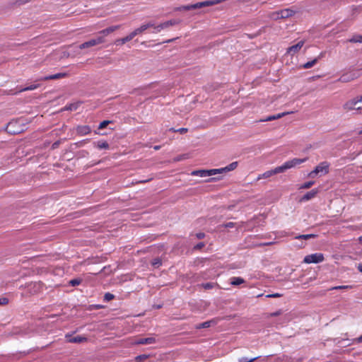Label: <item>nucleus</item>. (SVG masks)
Returning <instances> with one entry per match:
<instances>
[{
	"label": "nucleus",
	"instance_id": "obj_51",
	"mask_svg": "<svg viewBox=\"0 0 362 362\" xmlns=\"http://www.w3.org/2000/svg\"><path fill=\"white\" fill-rule=\"evenodd\" d=\"M358 240L360 242H362V235L359 237Z\"/></svg>",
	"mask_w": 362,
	"mask_h": 362
},
{
	"label": "nucleus",
	"instance_id": "obj_9",
	"mask_svg": "<svg viewBox=\"0 0 362 362\" xmlns=\"http://www.w3.org/2000/svg\"><path fill=\"white\" fill-rule=\"evenodd\" d=\"M304 44V40L299 41L297 44L289 47L287 49V53L291 55H294L295 54L298 53L300 51V49L303 47Z\"/></svg>",
	"mask_w": 362,
	"mask_h": 362
},
{
	"label": "nucleus",
	"instance_id": "obj_35",
	"mask_svg": "<svg viewBox=\"0 0 362 362\" xmlns=\"http://www.w3.org/2000/svg\"><path fill=\"white\" fill-rule=\"evenodd\" d=\"M258 357H255L250 359H247V358H241L239 359L238 362H253L255 361Z\"/></svg>",
	"mask_w": 362,
	"mask_h": 362
},
{
	"label": "nucleus",
	"instance_id": "obj_31",
	"mask_svg": "<svg viewBox=\"0 0 362 362\" xmlns=\"http://www.w3.org/2000/svg\"><path fill=\"white\" fill-rule=\"evenodd\" d=\"M112 121L110 120H104L102 122L100 123L98 126V129H103L105 128L110 123H111Z\"/></svg>",
	"mask_w": 362,
	"mask_h": 362
},
{
	"label": "nucleus",
	"instance_id": "obj_48",
	"mask_svg": "<svg viewBox=\"0 0 362 362\" xmlns=\"http://www.w3.org/2000/svg\"><path fill=\"white\" fill-rule=\"evenodd\" d=\"M280 313H281L280 311H277L276 313H272V316H276V315H279Z\"/></svg>",
	"mask_w": 362,
	"mask_h": 362
},
{
	"label": "nucleus",
	"instance_id": "obj_53",
	"mask_svg": "<svg viewBox=\"0 0 362 362\" xmlns=\"http://www.w3.org/2000/svg\"><path fill=\"white\" fill-rule=\"evenodd\" d=\"M263 296V294H259V295H258L257 297V298H259V297H261V296Z\"/></svg>",
	"mask_w": 362,
	"mask_h": 362
},
{
	"label": "nucleus",
	"instance_id": "obj_18",
	"mask_svg": "<svg viewBox=\"0 0 362 362\" xmlns=\"http://www.w3.org/2000/svg\"><path fill=\"white\" fill-rule=\"evenodd\" d=\"M134 38L133 35H132V33H130L128 35L123 38L117 39L115 40V44L117 45H124L126 42L132 40Z\"/></svg>",
	"mask_w": 362,
	"mask_h": 362
},
{
	"label": "nucleus",
	"instance_id": "obj_52",
	"mask_svg": "<svg viewBox=\"0 0 362 362\" xmlns=\"http://www.w3.org/2000/svg\"><path fill=\"white\" fill-rule=\"evenodd\" d=\"M213 180H214V178H211V179H209V180H206V181H207V182H209V181Z\"/></svg>",
	"mask_w": 362,
	"mask_h": 362
},
{
	"label": "nucleus",
	"instance_id": "obj_54",
	"mask_svg": "<svg viewBox=\"0 0 362 362\" xmlns=\"http://www.w3.org/2000/svg\"><path fill=\"white\" fill-rule=\"evenodd\" d=\"M359 133H360V134H362V130H361V131H360V132H359Z\"/></svg>",
	"mask_w": 362,
	"mask_h": 362
},
{
	"label": "nucleus",
	"instance_id": "obj_2",
	"mask_svg": "<svg viewBox=\"0 0 362 362\" xmlns=\"http://www.w3.org/2000/svg\"><path fill=\"white\" fill-rule=\"evenodd\" d=\"M304 160H296L297 162H294L293 160H290L286 162L284 165L279 166V167L274 168V170H269V171L264 173L263 174L260 175L257 179L260 180L262 178H267L274 174L283 173L285 170L293 168V166H295V165L301 163Z\"/></svg>",
	"mask_w": 362,
	"mask_h": 362
},
{
	"label": "nucleus",
	"instance_id": "obj_50",
	"mask_svg": "<svg viewBox=\"0 0 362 362\" xmlns=\"http://www.w3.org/2000/svg\"><path fill=\"white\" fill-rule=\"evenodd\" d=\"M58 146V142H55L53 144L52 147L56 148Z\"/></svg>",
	"mask_w": 362,
	"mask_h": 362
},
{
	"label": "nucleus",
	"instance_id": "obj_27",
	"mask_svg": "<svg viewBox=\"0 0 362 362\" xmlns=\"http://www.w3.org/2000/svg\"><path fill=\"white\" fill-rule=\"evenodd\" d=\"M39 86H40L39 84H33V85L27 86L25 88H23L19 90L18 92H23V91H27V90H35V89L39 87Z\"/></svg>",
	"mask_w": 362,
	"mask_h": 362
},
{
	"label": "nucleus",
	"instance_id": "obj_47",
	"mask_svg": "<svg viewBox=\"0 0 362 362\" xmlns=\"http://www.w3.org/2000/svg\"><path fill=\"white\" fill-rule=\"evenodd\" d=\"M357 268L360 272H362V264H359Z\"/></svg>",
	"mask_w": 362,
	"mask_h": 362
},
{
	"label": "nucleus",
	"instance_id": "obj_45",
	"mask_svg": "<svg viewBox=\"0 0 362 362\" xmlns=\"http://www.w3.org/2000/svg\"><path fill=\"white\" fill-rule=\"evenodd\" d=\"M204 246V244L203 243H198L195 247L194 248L195 249H201L202 247H203Z\"/></svg>",
	"mask_w": 362,
	"mask_h": 362
},
{
	"label": "nucleus",
	"instance_id": "obj_36",
	"mask_svg": "<svg viewBox=\"0 0 362 362\" xmlns=\"http://www.w3.org/2000/svg\"><path fill=\"white\" fill-rule=\"evenodd\" d=\"M104 298H105V300L109 301V300H110L114 298V295L112 294V293H107L105 294Z\"/></svg>",
	"mask_w": 362,
	"mask_h": 362
},
{
	"label": "nucleus",
	"instance_id": "obj_5",
	"mask_svg": "<svg viewBox=\"0 0 362 362\" xmlns=\"http://www.w3.org/2000/svg\"><path fill=\"white\" fill-rule=\"evenodd\" d=\"M22 121L19 119H13L6 127V131L11 134H18L23 131V127L21 126Z\"/></svg>",
	"mask_w": 362,
	"mask_h": 362
},
{
	"label": "nucleus",
	"instance_id": "obj_15",
	"mask_svg": "<svg viewBox=\"0 0 362 362\" xmlns=\"http://www.w3.org/2000/svg\"><path fill=\"white\" fill-rule=\"evenodd\" d=\"M120 27H121V25H117L110 26L105 29H103L99 32V34L100 35V36H103L105 38V36H107L109 34L113 33L114 31L119 29Z\"/></svg>",
	"mask_w": 362,
	"mask_h": 362
},
{
	"label": "nucleus",
	"instance_id": "obj_40",
	"mask_svg": "<svg viewBox=\"0 0 362 362\" xmlns=\"http://www.w3.org/2000/svg\"><path fill=\"white\" fill-rule=\"evenodd\" d=\"M31 1L32 0H17L16 3L19 5H23V4H25Z\"/></svg>",
	"mask_w": 362,
	"mask_h": 362
},
{
	"label": "nucleus",
	"instance_id": "obj_6",
	"mask_svg": "<svg viewBox=\"0 0 362 362\" xmlns=\"http://www.w3.org/2000/svg\"><path fill=\"white\" fill-rule=\"evenodd\" d=\"M324 255L322 253H314L311 255H306L304 257L303 262L306 264L311 263H320L324 261Z\"/></svg>",
	"mask_w": 362,
	"mask_h": 362
},
{
	"label": "nucleus",
	"instance_id": "obj_41",
	"mask_svg": "<svg viewBox=\"0 0 362 362\" xmlns=\"http://www.w3.org/2000/svg\"><path fill=\"white\" fill-rule=\"evenodd\" d=\"M225 228H233L235 226V223L228 222L223 226Z\"/></svg>",
	"mask_w": 362,
	"mask_h": 362
},
{
	"label": "nucleus",
	"instance_id": "obj_32",
	"mask_svg": "<svg viewBox=\"0 0 362 362\" xmlns=\"http://www.w3.org/2000/svg\"><path fill=\"white\" fill-rule=\"evenodd\" d=\"M211 321H206V322H202L197 326V328L201 329V328L209 327L211 325Z\"/></svg>",
	"mask_w": 362,
	"mask_h": 362
},
{
	"label": "nucleus",
	"instance_id": "obj_8",
	"mask_svg": "<svg viewBox=\"0 0 362 362\" xmlns=\"http://www.w3.org/2000/svg\"><path fill=\"white\" fill-rule=\"evenodd\" d=\"M150 28H154L153 23L149 22L148 23L141 25L139 28L135 29L134 31H132L131 33L132 35H133V37H134L136 35L141 34L142 33H144L145 30H146L147 29H148Z\"/></svg>",
	"mask_w": 362,
	"mask_h": 362
},
{
	"label": "nucleus",
	"instance_id": "obj_42",
	"mask_svg": "<svg viewBox=\"0 0 362 362\" xmlns=\"http://www.w3.org/2000/svg\"><path fill=\"white\" fill-rule=\"evenodd\" d=\"M175 132H180L181 134L186 133L187 132V129L186 128H180L177 130H175Z\"/></svg>",
	"mask_w": 362,
	"mask_h": 362
},
{
	"label": "nucleus",
	"instance_id": "obj_49",
	"mask_svg": "<svg viewBox=\"0 0 362 362\" xmlns=\"http://www.w3.org/2000/svg\"><path fill=\"white\" fill-rule=\"evenodd\" d=\"M160 148V146H153V149L156 150V151L159 150Z\"/></svg>",
	"mask_w": 362,
	"mask_h": 362
},
{
	"label": "nucleus",
	"instance_id": "obj_44",
	"mask_svg": "<svg viewBox=\"0 0 362 362\" xmlns=\"http://www.w3.org/2000/svg\"><path fill=\"white\" fill-rule=\"evenodd\" d=\"M196 236L198 239H202L204 238L205 235L203 233H197Z\"/></svg>",
	"mask_w": 362,
	"mask_h": 362
},
{
	"label": "nucleus",
	"instance_id": "obj_13",
	"mask_svg": "<svg viewBox=\"0 0 362 362\" xmlns=\"http://www.w3.org/2000/svg\"><path fill=\"white\" fill-rule=\"evenodd\" d=\"M156 342V339L155 337H146V338H140L135 340L133 344L136 345L139 344H151Z\"/></svg>",
	"mask_w": 362,
	"mask_h": 362
},
{
	"label": "nucleus",
	"instance_id": "obj_19",
	"mask_svg": "<svg viewBox=\"0 0 362 362\" xmlns=\"http://www.w3.org/2000/svg\"><path fill=\"white\" fill-rule=\"evenodd\" d=\"M290 112H282V113H279L277 115H272V116H269L267 117V118L264 119H262L261 121L262 122H269V121H272V120H274V119H280L282 117L289 114Z\"/></svg>",
	"mask_w": 362,
	"mask_h": 362
},
{
	"label": "nucleus",
	"instance_id": "obj_21",
	"mask_svg": "<svg viewBox=\"0 0 362 362\" xmlns=\"http://www.w3.org/2000/svg\"><path fill=\"white\" fill-rule=\"evenodd\" d=\"M243 283L245 280L241 277L233 276L230 279V284L233 286H239Z\"/></svg>",
	"mask_w": 362,
	"mask_h": 362
},
{
	"label": "nucleus",
	"instance_id": "obj_23",
	"mask_svg": "<svg viewBox=\"0 0 362 362\" xmlns=\"http://www.w3.org/2000/svg\"><path fill=\"white\" fill-rule=\"evenodd\" d=\"M96 146L99 149L108 148H109V144L105 141H99L97 142Z\"/></svg>",
	"mask_w": 362,
	"mask_h": 362
},
{
	"label": "nucleus",
	"instance_id": "obj_28",
	"mask_svg": "<svg viewBox=\"0 0 362 362\" xmlns=\"http://www.w3.org/2000/svg\"><path fill=\"white\" fill-rule=\"evenodd\" d=\"M81 282H82V279H81L76 278V279H74L70 280L69 281V284L72 286H76L79 285Z\"/></svg>",
	"mask_w": 362,
	"mask_h": 362
},
{
	"label": "nucleus",
	"instance_id": "obj_39",
	"mask_svg": "<svg viewBox=\"0 0 362 362\" xmlns=\"http://www.w3.org/2000/svg\"><path fill=\"white\" fill-rule=\"evenodd\" d=\"M202 286L205 289H210V288H212L214 287V284L212 283H206V284H203Z\"/></svg>",
	"mask_w": 362,
	"mask_h": 362
},
{
	"label": "nucleus",
	"instance_id": "obj_33",
	"mask_svg": "<svg viewBox=\"0 0 362 362\" xmlns=\"http://www.w3.org/2000/svg\"><path fill=\"white\" fill-rule=\"evenodd\" d=\"M152 265L154 267H159L161 265V260L159 258H155L152 261Z\"/></svg>",
	"mask_w": 362,
	"mask_h": 362
},
{
	"label": "nucleus",
	"instance_id": "obj_11",
	"mask_svg": "<svg viewBox=\"0 0 362 362\" xmlns=\"http://www.w3.org/2000/svg\"><path fill=\"white\" fill-rule=\"evenodd\" d=\"M356 105V103L354 99H352V100L346 101L343 105V109L345 112H349V111L355 110V109L357 110H362V107H361L356 108L355 107Z\"/></svg>",
	"mask_w": 362,
	"mask_h": 362
},
{
	"label": "nucleus",
	"instance_id": "obj_24",
	"mask_svg": "<svg viewBox=\"0 0 362 362\" xmlns=\"http://www.w3.org/2000/svg\"><path fill=\"white\" fill-rule=\"evenodd\" d=\"M352 288V286H350V285L337 286L331 287L330 288L328 289V291H332V290H346V289H349V288Z\"/></svg>",
	"mask_w": 362,
	"mask_h": 362
},
{
	"label": "nucleus",
	"instance_id": "obj_43",
	"mask_svg": "<svg viewBox=\"0 0 362 362\" xmlns=\"http://www.w3.org/2000/svg\"><path fill=\"white\" fill-rule=\"evenodd\" d=\"M356 105L358 103H361L362 102V95L358 96V97H356L355 98H354Z\"/></svg>",
	"mask_w": 362,
	"mask_h": 362
},
{
	"label": "nucleus",
	"instance_id": "obj_37",
	"mask_svg": "<svg viewBox=\"0 0 362 362\" xmlns=\"http://www.w3.org/2000/svg\"><path fill=\"white\" fill-rule=\"evenodd\" d=\"M281 294L278 293H275L267 295L266 298H279V297H281Z\"/></svg>",
	"mask_w": 362,
	"mask_h": 362
},
{
	"label": "nucleus",
	"instance_id": "obj_46",
	"mask_svg": "<svg viewBox=\"0 0 362 362\" xmlns=\"http://www.w3.org/2000/svg\"><path fill=\"white\" fill-rule=\"evenodd\" d=\"M354 341L358 343H362V335L360 336L358 338L355 339Z\"/></svg>",
	"mask_w": 362,
	"mask_h": 362
},
{
	"label": "nucleus",
	"instance_id": "obj_3",
	"mask_svg": "<svg viewBox=\"0 0 362 362\" xmlns=\"http://www.w3.org/2000/svg\"><path fill=\"white\" fill-rule=\"evenodd\" d=\"M223 0H208L202 2H198L194 4L183 6L181 9L189 11L192 9L200 8L206 6H211L222 2Z\"/></svg>",
	"mask_w": 362,
	"mask_h": 362
},
{
	"label": "nucleus",
	"instance_id": "obj_10",
	"mask_svg": "<svg viewBox=\"0 0 362 362\" xmlns=\"http://www.w3.org/2000/svg\"><path fill=\"white\" fill-rule=\"evenodd\" d=\"M176 24V21L174 20L168 21L166 22L162 23L159 24L158 25H154V30L155 31L153 33H158L161 30H163L165 28H167L170 26L174 25Z\"/></svg>",
	"mask_w": 362,
	"mask_h": 362
},
{
	"label": "nucleus",
	"instance_id": "obj_29",
	"mask_svg": "<svg viewBox=\"0 0 362 362\" xmlns=\"http://www.w3.org/2000/svg\"><path fill=\"white\" fill-rule=\"evenodd\" d=\"M349 41L351 42H362V35H355L351 39H350Z\"/></svg>",
	"mask_w": 362,
	"mask_h": 362
},
{
	"label": "nucleus",
	"instance_id": "obj_34",
	"mask_svg": "<svg viewBox=\"0 0 362 362\" xmlns=\"http://www.w3.org/2000/svg\"><path fill=\"white\" fill-rule=\"evenodd\" d=\"M148 355H146V354H143V355H140V356H138L136 357V361L137 362H141L146 358H148Z\"/></svg>",
	"mask_w": 362,
	"mask_h": 362
},
{
	"label": "nucleus",
	"instance_id": "obj_26",
	"mask_svg": "<svg viewBox=\"0 0 362 362\" xmlns=\"http://www.w3.org/2000/svg\"><path fill=\"white\" fill-rule=\"evenodd\" d=\"M317 62V59H314L313 60L310 62H308L307 63L304 64L303 65V67L304 69H310L313 67L316 63Z\"/></svg>",
	"mask_w": 362,
	"mask_h": 362
},
{
	"label": "nucleus",
	"instance_id": "obj_30",
	"mask_svg": "<svg viewBox=\"0 0 362 362\" xmlns=\"http://www.w3.org/2000/svg\"><path fill=\"white\" fill-rule=\"evenodd\" d=\"M314 237H315V235H314V234H306V235H298L296 238L308 240V239H310V238H314Z\"/></svg>",
	"mask_w": 362,
	"mask_h": 362
},
{
	"label": "nucleus",
	"instance_id": "obj_22",
	"mask_svg": "<svg viewBox=\"0 0 362 362\" xmlns=\"http://www.w3.org/2000/svg\"><path fill=\"white\" fill-rule=\"evenodd\" d=\"M269 17L274 21H276L279 19H281V17H280V11H274L269 14Z\"/></svg>",
	"mask_w": 362,
	"mask_h": 362
},
{
	"label": "nucleus",
	"instance_id": "obj_38",
	"mask_svg": "<svg viewBox=\"0 0 362 362\" xmlns=\"http://www.w3.org/2000/svg\"><path fill=\"white\" fill-rule=\"evenodd\" d=\"M8 300L6 298H0V305H4L8 304Z\"/></svg>",
	"mask_w": 362,
	"mask_h": 362
},
{
	"label": "nucleus",
	"instance_id": "obj_14",
	"mask_svg": "<svg viewBox=\"0 0 362 362\" xmlns=\"http://www.w3.org/2000/svg\"><path fill=\"white\" fill-rule=\"evenodd\" d=\"M76 132L79 136H85L91 132V129L88 125H80L76 128Z\"/></svg>",
	"mask_w": 362,
	"mask_h": 362
},
{
	"label": "nucleus",
	"instance_id": "obj_25",
	"mask_svg": "<svg viewBox=\"0 0 362 362\" xmlns=\"http://www.w3.org/2000/svg\"><path fill=\"white\" fill-rule=\"evenodd\" d=\"M315 184V182L314 181H309V182H306L305 183H303V185H300L298 187V189H309L313 185Z\"/></svg>",
	"mask_w": 362,
	"mask_h": 362
},
{
	"label": "nucleus",
	"instance_id": "obj_16",
	"mask_svg": "<svg viewBox=\"0 0 362 362\" xmlns=\"http://www.w3.org/2000/svg\"><path fill=\"white\" fill-rule=\"evenodd\" d=\"M68 76L66 73H58L56 74L49 75L43 78H40L38 81H47V80H57L62 78H65Z\"/></svg>",
	"mask_w": 362,
	"mask_h": 362
},
{
	"label": "nucleus",
	"instance_id": "obj_1",
	"mask_svg": "<svg viewBox=\"0 0 362 362\" xmlns=\"http://www.w3.org/2000/svg\"><path fill=\"white\" fill-rule=\"evenodd\" d=\"M238 166V162H233L230 165L221 168L217 169H211V170H194L191 173V175L193 176H199L201 177H206L212 175H215L216 174L227 173L235 169Z\"/></svg>",
	"mask_w": 362,
	"mask_h": 362
},
{
	"label": "nucleus",
	"instance_id": "obj_20",
	"mask_svg": "<svg viewBox=\"0 0 362 362\" xmlns=\"http://www.w3.org/2000/svg\"><path fill=\"white\" fill-rule=\"evenodd\" d=\"M293 14H294V11L289 8L280 10V17H281V19L291 17Z\"/></svg>",
	"mask_w": 362,
	"mask_h": 362
},
{
	"label": "nucleus",
	"instance_id": "obj_7",
	"mask_svg": "<svg viewBox=\"0 0 362 362\" xmlns=\"http://www.w3.org/2000/svg\"><path fill=\"white\" fill-rule=\"evenodd\" d=\"M105 42V38L103 36H98L95 39H91L87 42H85L79 45V48L83 49L90 47L95 46L99 44L104 43Z\"/></svg>",
	"mask_w": 362,
	"mask_h": 362
},
{
	"label": "nucleus",
	"instance_id": "obj_4",
	"mask_svg": "<svg viewBox=\"0 0 362 362\" xmlns=\"http://www.w3.org/2000/svg\"><path fill=\"white\" fill-rule=\"evenodd\" d=\"M329 163L326 161L320 163L315 168L312 170L309 174L308 177L314 178L317 176H322L329 172Z\"/></svg>",
	"mask_w": 362,
	"mask_h": 362
},
{
	"label": "nucleus",
	"instance_id": "obj_17",
	"mask_svg": "<svg viewBox=\"0 0 362 362\" xmlns=\"http://www.w3.org/2000/svg\"><path fill=\"white\" fill-rule=\"evenodd\" d=\"M66 338L70 343H83L87 341L88 339L83 336H76L71 337V335L66 334Z\"/></svg>",
	"mask_w": 362,
	"mask_h": 362
},
{
	"label": "nucleus",
	"instance_id": "obj_12",
	"mask_svg": "<svg viewBox=\"0 0 362 362\" xmlns=\"http://www.w3.org/2000/svg\"><path fill=\"white\" fill-rule=\"evenodd\" d=\"M319 192V190L317 189H313L310 192H308L305 194H304L300 199V202H305L307 201H309L314 197H316L317 193Z\"/></svg>",
	"mask_w": 362,
	"mask_h": 362
}]
</instances>
